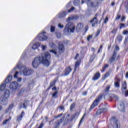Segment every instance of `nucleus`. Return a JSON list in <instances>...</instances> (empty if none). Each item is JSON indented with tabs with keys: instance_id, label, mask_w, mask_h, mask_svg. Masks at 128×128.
<instances>
[{
	"instance_id": "20e7f679",
	"label": "nucleus",
	"mask_w": 128,
	"mask_h": 128,
	"mask_svg": "<svg viewBox=\"0 0 128 128\" xmlns=\"http://www.w3.org/2000/svg\"><path fill=\"white\" fill-rule=\"evenodd\" d=\"M21 74H23L24 76H28L34 74L32 69L28 68L26 66H23L20 70Z\"/></svg>"
},
{
	"instance_id": "0eeeda50",
	"label": "nucleus",
	"mask_w": 128,
	"mask_h": 128,
	"mask_svg": "<svg viewBox=\"0 0 128 128\" xmlns=\"http://www.w3.org/2000/svg\"><path fill=\"white\" fill-rule=\"evenodd\" d=\"M44 34H46L44 31H42V33L39 34L38 35V40L40 42H44V40H46L48 38V37L44 36Z\"/></svg>"
},
{
	"instance_id": "e2e57ef3",
	"label": "nucleus",
	"mask_w": 128,
	"mask_h": 128,
	"mask_svg": "<svg viewBox=\"0 0 128 128\" xmlns=\"http://www.w3.org/2000/svg\"><path fill=\"white\" fill-rule=\"evenodd\" d=\"M70 4H72V2H69L68 4L66 6V8H68V6H70Z\"/></svg>"
},
{
	"instance_id": "7ed1b4c3",
	"label": "nucleus",
	"mask_w": 128,
	"mask_h": 128,
	"mask_svg": "<svg viewBox=\"0 0 128 128\" xmlns=\"http://www.w3.org/2000/svg\"><path fill=\"white\" fill-rule=\"evenodd\" d=\"M10 96V90H6L4 92V94L0 96V104L3 106H6L8 101V98Z\"/></svg>"
},
{
	"instance_id": "6ab92c4d",
	"label": "nucleus",
	"mask_w": 128,
	"mask_h": 128,
	"mask_svg": "<svg viewBox=\"0 0 128 128\" xmlns=\"http://www.w3.org/2000/svg\"><path fill=\"white\" fill-rule=\"evenodd\" d=\"M72 70L71 68L70 67H68L66 69V71L64 72V76H68V74H70V72H72Z\"/></svg>"
},
{
	"instance_id": "39448f33",
	"label": "nucleus",
	"mask_w": 128,
	"mask_h": 128,
	"mask_svg": "<svg viewBox=\"0 0 128 128\" xmlns=\"http://www.w3.org/2000/svg\"><path fill=\"white\" fill-rule=\"evenodd\" d=\"M116 50H114L113 54L109 59V62L110 64H112V62H116L118 60V56H116Z\"/></svg>"
},
{
	"instance_id": "4c0bfd02",
	"label": "nucleus",
	"mask_w": 128,
	"mask_h": 128,
	"mask_svg": "<svg viewBox=\"0 0 128 128\" xmlns=\"http://www.w3.org/2000/svg\"><path fill=\"white\" fill-rule=\"evenodd\" d=\"M26 58V52H24L22 54V56H21V58L22 60H24Z\"/></svg>"
},
{
	"instance_id": "1a4fd4ad",
	"label": "nucleus",
	"mask_w": 128,
	"mask_h": 128,
	"mask_svg": "<svg viewBox=\"0 0 128 128\" xmlns=\"http://www.w3.org/2000/svg\"><path fill=\"white\" fill-rule=\"evenodd\" d=\"M10 88L12 90H16L18 88V84L16 82H13L10 83Z\"/></svg>"
},
{
	"instance_id": "052dcab7",
	"label": "nucleus",
	"mask_w": 128,
	"mask_h": 128,
	"mask_svg": "<svg viewBox=\"0 0 128 128\" xmlns=\"http://www.w3.org/2000/svg\"><path fill=\"white\" fill-rule=\"evenodd\" d=\"M120 50V47H118V46H116V47H115V50Z\"/></svg>"
},
{
	"instance_id": "f257e3e1",
	"label": "nucleus",
	"mask_w": 128,
	"mask_h": 128,
	"mask_svg": "<svg viewBox=\"0 0 128 128\" xmlns=\"http://www.w3.org/2000/svg\"><path fill=\"white\" fill-rule=\"evenodd\" d=\"M40 64L46 66H50V53L46 52L34 58L32 62V66L34 68H38Z\"/></svg>"
},
{
	"instance_id": "09e8293b",
	"label": "nucleus",
	"mask_w": 128,
	"mask_h": 128,
	"mask_svg": "<svg viewBox=\"0 0 128 128\" xmlns=\"http://www.w3.org/2000/svg\"><path fill=\"white\" fill-rule=\"evenodd\" d=\"M74 106H76V104H74V103H73L71 104L70 108V110H72L74 108Z\"/></svg>"
},
{
	"instance_id": "8fccbe9b",
	"label": "nucleus",
	"mask_w": 128,
	"mask_h": 128,
	"mask_svg": "<svg viewBox=\"0 0 128 128\" xmlns=\"http://www.w3.org/2000/svg\"><path fill=\"white\" fill-rule=\"evenodd\" d=\"M94 56H92L90 58V62H94Z\"/></svg>"
},
{
	"instance_id": "3c124183",
	"label": "nucleus",
	"mask_w": 128,
	"mask_h": 128,
	"mask_svg": "<svg viewBox=\"0 0 128 128\" xmlns=\"http://www.w3.org/2000/svg\"><path fill=\"white\" fill-rule=\"evenodd\" d=\"M122 34H124V35L128 34V30H124L123 32H122Z\"/></svg>"
},
{
	"instance_id": "473e14b6",
	"label": "nucleus",
	"mask_w": 128,
	"mask_h": 128,
	"mask_svg": "<svg viewBox=\"0 0 128 128\" xmlns=\"http://www.w3.org/2000/svg\"><path fill=\"white\" fill-rule=\"evenodd\" d=\"M58 91L54 92L52 94V98H56L58 96Z\"/></svg>"
},
{
	"instance_id": "13d9d810",
	"label": "nucleus",
	"mask_w": 128,
	"mask_h": 128,
	"mask_svg": "<svg viewBox=\"0 0 128 128\" xmlns=\"http://www.w3.org/2000/svg\"><path fill=\"white\" fill-rule=\"evenodd\" d=\"M108 68V64H106L103 67V68H104L105 70Z\"/></svg>"
},
{
	"instance_id": "4468645a",
	"label": "nucleus",
	"mask_w": 128,
	"mask_h": 128,
	"mask_svg": "<svg viewBox=\"0 0 128 128\" xmlns=\"http://www.w3.org/2000/svg\"><path fill=\"white\" fill-rule=\"evenodd\" d=\"M102 100V94H100L96 98V100H94V104L96 103L98 104L100 103V102Z\"/></svg>"
},
{
	"instance_id": "ea45409f",
	"label": "nucleus",
	"mask_w": 128,
	"mask_h": 128,
	"mask_svg": "<svg viewBox=\"0 0 128 128\" xmlns=\"http://www.w3.org/2000/svg\"><path fill=\"white\" fill-rule=\"evenodd\" d=\"M114 84L115 88H120V82H114Z\"/></svg>"
},
{
	"instance_id": "b1692460",
	"label": "nucleus",
	"mask_w": 128,
	"mask_h": 128,
	"mask_svg": "<svg viewBox=\"0 0 128 128\" xmlns=\"http://www.w3.org/2000/svg\"><path fill=\"white\" fill-rule=\"evenodd\" d=\"M38 46H40V44L38 42L33 45L32 48V50H36Z\"/></svg>"
},
{
	"instance_id": "f8f14e48",
	"label": "nucleus",
	"mask_w": 128,
	"mask_h": 128,
	"mask_svg": "<svg viewBox=\"0 0 128 128\" xmlns=\"http://www.w3.org/2000/svg\"><path fill=\"white\" fill-rule=\"evenodd\" d=\"M28 100H25L24 102V103H21L20 105V108H24L25 110H26V106L28 104Z\"/></svg>"
},
{
	"instance_id": "a18cd8bd",
	"label": "nucleus",
	"mask_w": 128,
	"mask_h": 128,
	"mask_svg": "<svg viewBox=\"0 0 128 128\" xmlns=\"http://www.w3.org/2000/svg\"><path fill=\"white\" fill-rule=\"evenodd\" d=\"M120 18V14H117V16L115 19V20H118Z\"/></svg>"
},
{
	"instance_id": "c85d7f7f",
	"label": "nucleus",
	"mask_w": 128,
	"mask_h": 128,
	"mask_svg": "<svg viewBox=\"0 0 128 128\" xmlns=\"http://www.w3.org/2000/svg\"><path fill=\"white\" fill-rule=\"evenodd\" d=\"M6 88V84H2L0 86V90L2 92V90H4V88Z\"/></svg>"
},
{
	"instance_id": "2eb2a0df",
	"label": "nucleus",
	"mask_w": 128,
	"mask_h": 128,
	"mask_svg": "<svg viewBox=\"0 0 128 128\" xmlns=\"http://www.w3.org/2000/svg\"><path fill=\"white\" fill-rule=\"evenodd\" d=\"M108 110L106 108H100L98 109L96 112V116H100V114H102V112H106Z\"/></svg>"
},
{
	"instance_id": "0e129e2a",
	"label": "nucleus",
	"mask_w": 128,
	"mask_h": 128,
	"mask_svg": "<svg viewBox=\"0 0 128 128\" xmlns=\"http://www.w3.org/2000/svg\"><path fill=\"white\" fill-rule=\"evenodd\" d=\"M116 28L113 29V30H112V34H116Z\"/></svg>"
},
{
	"instance_id": "9b49d317",
	"label": "nucleus",
	"mask_w": 128,
	"mask_h": 128,
	"mask_svg": "<svg viewBox=\"0 0 128 128\" xmlns=\"http://www.w3.org/2000/svg\"><path fill=\"white\" fill-rule=\"evenodd\" d=\"M76 114H74L72 116H70V114H68L66 116V120L67 122H72L74 119L76 118Z\"/></svg>"
},
{
	"instance_id": "69168bd1",
	"label": "nucleus",
	"mask_w": 128,
	"mask_h": 128,
	"mask_svg": "<svg viewBox=\"0 0 128 128\" xmlns=\"http://www.w3.org/2000/svg\"><path fill=\"white\" fill-rule=\"evenodd\" d=\"M14 108V104H11L10 106H9L10 110H12Z\"/></svg>"
},
{
	"instance_id": "c03bdc74",
	"label": "nucleus",
	"mask_w": 128,
	"mask_h": 128,
	"mask_svg": "<svg viewBox=\"0 0 128 128\" xmlns=\"http://www.w3.org/2000/svg\"><path fill=\"white\" fill-rule=\"evenodd\" d=\"M56 35L57 36L58 38H60V33L56 32Z\"/></svg>"
},
{
	"instance_id": "a19ab883",
	"label": "nucleus",
	"mask_w": 128,
	"mask_h": 128,
	"mask_svg": "<svg viewBox=\"0 0 128 128\" xmlns=\"http://www.w3.org/2000/svg\"><path fill=\"white\" fill-rule=\"evenodd\" d=\"M40 46L42 49V50H46V46L42 45Z\"/></svg>"
},
{
	"instance_id": "a211bd4d",
	"label": "nucleus",
	"mask_w": 128,
	"mask_h": 128,
	"mask_svg": "<svg viewBox=\"0 0 128 128\" xmlns=\"http://www.w3.org/2000/svg\"><path fill=\"white\" fill-rule=\"evenodd\" d=\"M82 28H84V24H82V23L78 24L76 27V30L77 32H80V30H82Z\"/></svg>"
},
{
	"instance_id": "c9c22d12",
	"label": "nucleus",
	"mask_w": 128,
	"mask_h": 128,
	"mask_svg": "<svg viewBox=\"0 0 128 128\" xmlns=\"http://www.w3.org/2000/svg\"><path fill=\"white\" fill-rule=\"evenodd\" d=\"M110 72H107L104 75V80H106V78L108 76H110Z\"/></svg>"
},
{
	"instance_id": "4d7b16f0",
	"label": "nucleus",
	"mask_w": 128,
	"mask_h": 128,
	"mask_svg": "<svg viewBox=\"0 0 128 128\" xmlns=\"http://www.w3.org/2000/svg\"><path fill=\"white\" fill-rule=\"evenodd\" d=\"M115 80L116 81V82H120V80L118 78H115Z\"/></svg>"
},
{
	"instance_id": "603ef678",
	"label": "nucleus",
	"mask_w": 128,
	"mask_h": 128,
	"mask_svg": "<svg viewBox=\"0 0 128 128\" xmlns=\"http://www.w3.org/2000/svg\"><path fill=\"white\" fill-rule=\"evenodd\" d=\"M108 22V16H106V18L104 20V24H106V22Z\"/></svg>"
},
{
	"instance_id": "c756f323",
	"label": "nucleus",
	"mask_w": 128,
	"mask_h": 128,
	"mask_svg": "<svg viewBox=\"0 0 128 128\" xmlns=\"http://www.w3.org/2000/svg\"><path fill=\"white\" fill-rule=\"evenodd\" d=\"M110 86H107L104 92H108L110 91Z\"/></svg>"
},
{
	"instance_id": "680f3d73",
	"label": "nucleus",
	"mask_w": 128,
	"mask_h": 128,
	"mask_svg": "<svg viewBox=\"0 0 128 128\" xmlns=\"http://www.w3.org/2000/svg\"><path fill=\"white\" fill-rule=\"evenodd\" d=\"M124 20H126V16H122V18H121V22H124Z\"/></svg>"
},
{
	"instance_id": "37998d69",
	"label": "nucleus",
	"mask_w": 128,
	"mask_h": 128,
	"mask_svg": "<svg viewBox=\"0 0 128 128\" xmlns=\"http://www.w3.org/2000/svg\"><path fill=\"white\" fill-rule=\"evenodd\" d=\"M125 7L126 8V12H128V0L127 1V2L126 3Z\"/></svg>"
},
{
	"instance_id": "bf43d9fd",
	"label": "nucleus",
	"mask_w": 128,
	"mask_h": 128,
	"mask_svg": "<svg viewBox=\"0 0 128 128\" xmlns=\"http://www.w3.org/2000/svg\"><path fill=\"white\" fill-rule=\"evenodd\" d=\"M124 94H125V96H128V90L125 91Z\"/></svg>"
},
{
	"instance_id": "de8ad7c7",
	"label": "nucleus",
	"mask_w": 128,
	"mask_h": 128,
	"mask_svg": "<svg viewBox=\"0 0 128 128\" xmlns=\"http://www.w3.org/2000/svg\"><path fill=\"white\" fill-rule=\"evenodd\" d=\"M100 30H98L96 34V36H100Z\"/></svg>"
},
{
	"instance_id": "e433bc0d",
	"label": "nucleus",
	"mask_w": 128,
	"mask_h": 128,
	"mask_svg": "<svg viewBox=\"0 0 128 128\" xmlns=\"http://www.w3.org/2000/svg\"><path fill=\"white\" fill-rule=\"evenodd\" d=\"M126 28V24H124L121 23L120 24V28L122 30V28Z\"/></svg>"
},
{
	"instance_id": "bb28decb",
	"label": "nucleus",
	"mask_w": 128,
	"mask_h": 128,
	"mask_svg": "<svg viewBox=\"0 0 128 128\" xmlns=\"http://www.w3.org/2000/svg\"><path fill=\"white\" fill-rule=\"evenodd\" d=\"M80 62L78 60L75 64L74 71L76 70V68H78V66H80Z\"/></svg>"
},
{
	"instance_id": "aec40b11",
	"label": "nucleus",
	"mask_w": 128,
	"mask_h": 128,
	"mask_svg": "<svg viewBox=\"0 0 128 128\" xmlns=\"http://www.w3.org/2000/svg\"><path fill=\"white\" fill-rule=\"evenodd\" d=\"M100 77V72H97L94 76L93 78H92V80H98Z\"/></svg>"
},
{
	"instance_id": "4be33fe9",
	"label": "nucleus",
	"mask_w": 128,
	"mask_h": 128,
	"mask_svg": "<svg viewBox=\"0 0 128 128\" xmlns=\"http://www.w3.org/2000/svg\"><path fill=\"white\" fill-rule=\"evenodd\" d=\"M12 78V76H8L7 78L5 80L6 84H10V80Z\"/></svg>"
},
{
	"instance_id": "338daca9",
	"label": "nucleus",
	"mask_w": 128,
	"mask_h": 128,
	"mask_svg": "<svg viewBox=\"0 0 128 128\" xmlns=\"http://www.w3.org/2000/svg\"><path fill=\"white\" fill-rule=\"evenodd\" d=\"M128 41V37H126L124 42H126Z\"/></svg>"
},
{
	"instance_id": "ddd939ff",
	"label": "nucleus",
	"mask_w": 128,
	"mask_h": 128,
	"mask_svg": "<svg viewBox=\"0 0 128 128\" xmlns=\"http://www.w3.org/2000/svg\"><path fill=\"white\" fill-rule=\"evenodd\" d=\"M90 24H92V26H95L96 25L98 22V19L96 16L94 17L90 21Z\"/></svg>"
},
{
	"instance_id": "7c9ffc66",
	"label": "nucleus",
	"mask_w": 128,
	"mask_h": 128,
	"mask_svg": "<svg viewBox=\"0 0 128 128\" xmlns=\"http://www.w3.org/2000/svg\"><path fill=\"white\" fill-rule=\"evenodd\" d=\"M34 86V81H32L30 84L28 86V88H32V87Z\"/></svg>"
},
{
	"instance_id": "393cba45",
	"label": "nucleus",
	"mask_w": 128,
	"mask_h": 128,
	"mask_svg": "<svg viewBox=\"0 0 128 128\" xmlns=\"http://www.w3.org/2000/svg\"><path fill=\"white\" fill-rule=\"evenodd\" d=\"M124 90H126V81H124L122 84V92H124Z\"/></svg>"
},
{
	"instance_id": "6e6d98bb",
	"label": "nucleus",
	"mask_w": 128,
	"mask_h": 128,
	"mask_svg": "<svg viewBox=\"0 0 128 128\" xmlns=\"http://www.w3.org/2000/svg\"><path fill=\"white\" fill-rule=\"evenodd\" d=\"M84 116H86V114H84V115L81 118V120H80V124H82V120H84Z\"/></svg>"
},
{
	"instance_id": "f03ea898",
	"label": "nucleus",
	"mask_w": 128,
	"mask_h": 128,
	"mask_svg": "<svg viewBox=\"0 0 128 128\" xmlns=\"http://www.w3.org/2000/svg\"><path fill=\"white\" fill-rule=\"evenodd\" d=\"M78 18H80V16L78 15H70L68 18L66 20L68 24L64 28L65 32L67 34H74V32L76 26L71 20H76Z\"/></svg>"
},
{
	"instance_id": "f704fd0d",
	"label": "nucleus",
	"mask_w": 128,
	"mask_h": 128,
	"mask_svg": "<svg viewBox=\"0 0 128 128\" xmlns=\"http://www.w3.org/2000/svg\"><path fill=\"white\" fill-rule=\"evenodd\" d=\"M10 120H12V117H10L8 119H6V120H5L3 122L4 124H6L8 122H10Z\"/></svg>"
},
{
	"instance_id": "9d476101",
	"label": "nucleus",
	"mask_w": 128,
	"mask_h": 128,
	"mask_svg": "<svg viewBox=\"0 0 128 128\" xmlns=\"http://www.w3.org/2000/svg\"><path fill=\"white\" fill-rule=\"evenodd\" d=\"M50 46L51 48H53L52 50H50V52L55 54V56H56V44H54V42H52L50 44Z\"/></svg>"
},
{
	"instance_id": "dca6fc26",
	"label": "nucleus",
	"mask_w": 128,
	"mask_h": 128,
	"mask_svg": "<svg viewBox=\"0 0 128 128\" xmlns=\"http://www.w3.org/2000/svg\"><path fill=\"white\" fill-rule=\"evenodd\" d=\"M113 124L114 128H120V124L118 120H115L114 121Z\"/></svg>"
},
{
	"instance_id": "2f4dec72",
	"label": "nucleus",
	"mask_w": 128,
	"mask_h": 128,
	"mask_svg": "<svg viewBox=\"0 0 128 128\" xmlns=\"http://www.w3.org/2000/svg\"><path fill=\"white\" fill-rule=\"evenodd\" d=\"M117 40L118 41H119L120 42L122 40V37L120 35H118L117 36Z\"/></svg>"
},
{
	"instance_id": "774afa93",
	"label": "nucleus",
	"mask_w": 128,
	"mask_h": 128,
	"mask_svg": "<svg viewBox=\"0 0 128 128\" xmlns=\"http://www.w3.org/2000/svg\"><path fill=\"white\" fill-rule=\"evenodd\" d=\"M79 56L78 54L75 57V60H78V57Z\"/></svg>"
},
{
	"instance_id": "5701e85b",
	"label": "nucleus",
	"mask_w": 128,
	"mask_h": 128,
	"mask_svg": "<svg viewBox=\"0 0 128 128\" xmlns=\"http://www.w3.org/2000/svg\"><path fill=\"white\" fill-rule=\"evenodd\" d=\"M24 112L22 111L20 115L16 119V121L20 122V120H22V117L24 116Z\"/></svg>"
},
{
	"instance_id": "58836bf2",
	"label": "nucleus",
	"mask_w": 128,
	"mask_h": 128,
	"mask_svg": "<svg viewBox=\"0 0 128 128\" xmlns=\"http://www.w3.org/2000/svg\"><path fill=\"white\" fill-rule=\"evenodd\" d=\"M112 98H115V100H118V96L114 94H112Z\"/></svg>"
},
{
	"instance_id": "79ce46f5",
	"label": "nucleus",
	"mask_w": 128,
	"mask_h": 128,
	"mask_svg": "<svg viewBox=\"0 0 128 128\" xmlns=\"http://www.w3.org/2000/svg\"><path fill=\"white\" fill-rule=\"evenodd\" d=\"M92 35H89L88 38H87V40L88 42H90V40H92Z\"/></svg>"
},
{
	"instance_id": "f3484780",
	"label": "nucleus",
	"mask_w": 128,
	"mask_h": 128,
	"mask_svg": "<svg viewBox=\"0 0 128 128\" xmlns=\"http://www.w3.org/2000/svg\"><path fill=\"white\" fill-rule=\"evenodd\" d=\"M118 108L120 112H124L126 110V106H124V102H122L120 106L118 107Z\"/></svg>"
},
{
	"instance_id": "6e6552de",
	"label": "nucleus",
	"mask_w": 128,
	"mask_h": 128,
	"mask_svg": "<svg viewBox=\"0 0 128 128\" xmlns=\"http://www.w3.org/2000/svg\"><path fill=\"white\" fill-rule=\"evenodd\" d=\"M20 64L18 63L16 67L14 68V70L11 72V74H14V78H18V72H16V70H18L20 68Z\"/></svg>"
},
{
	"instance_id": "a878e982",
	"label": "nucleus",
	"mask_w": 128,
	"mask_h": 128,
	"mask_svg": "<svg viewBox=\"0 0 128 128\" xmlns=\"http://www.w3.org/2000/svg\"><path fill=\"white\" fill-rule=\"evenodd\" d=\"M98 104H97L96 103H94V101L93 102L92 104L91 105L90 110H92V108H94L95 106H96Z\"/></svg>"
},
{
	"instance_id": "72a5a7b5",
	"label": "nucleus",
	"mask_w": 128,
	"mask_h": 128,
	"mask_svg": "<svg viewBox=\"0 0 128 128\" xmlns=\"http://www.w3.org/2000/svg\"><path fill=\"white\" fill-rule=\"evenodd\" d=\"M78 4H80V0H74V6H78Z\"/></svg>"
},
{
	"instance_id": "864d4df0",
	"label": "nucleus",
	"mask_w": 128,
	"mask_h": 128,
	"mask_svg": "<svg viewBox=\"0 0 128 128\" xmlns=\"http://www.w3.org/2000/svg\"><path fill=\"white\" fill-rule=\"evenodd\" d=\"M58 27L60 28H64V25H62V24H58Z\"/></svg>"
},
{
	"instance_id": "423d86ee",
	"label": "nucleus",
	"mask_w": 128,
	"mask_h": 128,
	"mask_svg": "<svg viewBox=\"0 0 128 128\" xmlns=\"http://www.w3.org/2000/svg\"><path fill=\"white\" fill-rule=\"evenodd\" d=\"M74 10V8L72 7V8H70V10H68V11H64V12H60L58 14V18H64V16H66V14H66L67 12H72V10Z\"/></svg>"
},
{
	"instance_id": "cd10ccee",
	"label": "nucleus",
	"mask_w": 128,
	"mask_h": 128,
	"mask_svg": "<svg viewBox=\"0 0 128 128\" xmlns=\"http://www.w3.org/2000/svg\"><path fill=\"white\" fill-rule=\"evenodd\" d=\"M55 84H56V81H54V80L51 82L50 84V86L47 89V90H49L50 89V88H52V86H54Z\"/></svg>"
},
{
	"instance_id": "412c9836",
	"label": "nucleus",
	"mask_w": 128,
	"mask_h": 128,
	"mask_svg": "<svg viewBox=\"0 0 128 128\" xmlns=\"http://www.w3.org/2000/svg\"><path fill=\"white\" fill-rule=\"evenodd\" d=\"M58 50L60 52H64V44H60L58 46Z\"/></svg>"
},
{
	"instance_id": "5fc2aeb1",
	"label": "nucleus",
	"mask_w": 128,
	"mask_h": 128,
	"mask_svg": "<svg viewBox=\"0 0 128 128\" xmlns=\"http://www.w3.org/2000/svg\"><path fill=\"white\" fill-rule=\"evenodd\" d=\"M82 96H86L88 94V91H84L82 92Z\"/></svg>"
},
{
	"instance_id": "49530a36",
	"label": "nucleus",
	"mask_w": 128,
	"mask_h": 128,
	"mask_svg": "<svg viewBox=\"0 0 128 128\" xmlns=\"http://www.w3.org/2000/svg\"><path fill=\"white\" fill-rule=\"evenodd\" d=\"M54 26H51V28H50V32H54Z\"/></svg>"
}]
</instances>
